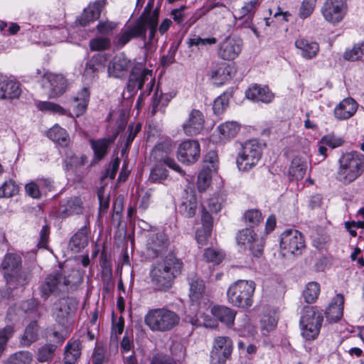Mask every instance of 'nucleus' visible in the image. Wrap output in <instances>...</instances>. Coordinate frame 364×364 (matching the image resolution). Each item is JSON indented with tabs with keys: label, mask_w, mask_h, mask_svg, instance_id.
<instances>
[{
	"label": "nucleus",
	"mask_w": 364,
	"mask_h": 364,
	"mask_svg": "<svg viewBox=\"0 0 364 364\" xmlns=\"http://www.w3.org/2000/svg\"><path fill=\"white\" fill-rule=\"evenodd\" d=\"M132 68L129 78L127 84L126 91L127 97L135 95L138 90H141L145 85L143 95H149L155 85V78L152 71L144 68L142 64H136L133 67V63L124 55L119 54L109 62L107 71L109 76L122 77L127 75Z\"/></svg>",
	"instance_id": "1"
},
{
	"label": "nucleus",
	"mask_w": 364,
	"mask_h": 364,
	"mask_svg": "<svg viewBox=\"0 0 364 364\" xmlns=\"http://www.w3.org/2000/svg\"><path fill=\"white\" fill-rule=\"evenodd\" d=\"M182 267L183 263L173 255L157 262L150 272L151 281L154 288L159 291L169 289L173 279L181 274Z\"/></svg>",
	"instance_id": "2"
},
{
	"label": "nucleus",
	"mask_w": 364,
	"mask_h": 364,
	"mask_svg": "<svg viewBox=\"0 0 364 364\" xmlns=\"http://www.w3.org/2000/svg\"><path fill=\"white\" fill-rule=\"evenodd\" d=\"M364 172V155L355 151L343 154L338 160L336 180L344 186L355 181Z\"/></svg>",
	"instance_id": "3"
},
{
	"label": "nucleus",
	"mask_w": 364,
	"mask_h": 364,
	"mask_svg": "<svg viewBox=\"0 0 364 364\" xmlns=\"http://www.w3.org/2000/svg\"><path fill=\"white\" fill-rule=\"evenodd\" d=\"M256 284L252 280L238 279L232 283L227 290L230 304L239 308H248L253 304Z\"/></svg>",
	"instance_id": "4"
},
{
	"label": "nucleus",
	"mask_w": 364,
	"mask_h": 364,
	"mask_svg": "<svg viewBox=\"0 0 364 364\" xmlns=\"http://www.w3.org/2000/svg\"><path fill=\"white\" fill-rule=\"evenodd\" d=\"M179 316L165 308L150 309L144 316L145 324L153 331L164 332L173 328L179 323Z\"/></svg>",
	"instance_id": "5"
},
{
	"label": "nucleus",
	"mask_w": 364,
	"mask_h": 364,
	"mask_svg": "<svg viewBox=\"0 0 364 364\" xmlns=\"http://www.w3.org/2000/svg\"><path fill=\"white\" fill-rule=\"evenodd\" d=\"M7 285L10 289L23 286L28 281V275L21 270V257L17 254H6L1 263Z\"/></svg>",
	"instance_id": "6"
},
{
	"label": "nucleus",
	"mask_w": 364,
	"mask_h": 364,
	"mask_svg": "<svg viewBox=\"0 0 364 364\" xmlns=\"http://www.w3.org/2000/svg\"><path fill=\"white\" fill-rule=\"evenodd\" d=\"M323 320V314L316 306H304L300 318L302 336L306 341L316 338L319 334Z\"/></svg>",
	"instance_id": "7"
},
{
	"label": "nucleus",
	"mask_w": 364,
	"mask_h": 364,
	"mask_svg": "<svg viewBox=\"0 0 364 364\" xmlns=\"http://www.w3.org/2000/svg\"><path fill=\"white\" fill-rule=\"evenodd\" d=\"M262 157V148L256 140L247 141L237 157V166L240 171H248L255 166Z\"/></svg>",
	"instance_id": "8"
},
{
	"label": "nucleus",
	"mask_w": 364,
	"mask_h": 364,
	"mask_svg": "<svg viewBox=\"0 0 364 364\" xmlns=\"http://www.w3.org/2000/svg\"><path fill=\"white\" fill-rule=\"evenodd\" d=\"M70 281L61 271H55L48 274L40 286L41 296L47 299L52 294H58L60 292L68 291Z\"/></svg>",
	"instance_id": "9"
},
{
	"label": "nucleus",
	"mask_w": 364,
	"mask_h": 364,
	"mask_svg": "<svg viewBox=\"0 0 364 364\" xmlns=\"http://www.w3.org/2000/svg\"><path fill=\"white\" fill-rule=\"evenodd\" d=\"M77 301L73 297H63L56 301L53 306L52 316L61 326H65L77 309Z\"/></svg>",
	"instance_id": "10"
},
{
	"label": "nucleus",
	"mask_w": 364,
	"mask_h": 364,
	"mask_svg": "<svg viewBox=\"0 0 364 364\" xmlns=\"http://www.w3.org/2000/svg\"><path fill=\"white\" fill-rule=\"evenodd\" d=\"M305 240L302 234L294 229L283 232L280 237V247L284 254L301 255L304 250Z\"/></svg>",
	"instance_id": "11"
},
{
	"label": "nucleus",
	"mask_w": 364,
	"mask_h": 364,
	"mask_svg": "<svg viewBox=\"0 0 364 364\" xmlns=\"http://www.w3.org/2000/svg\"><path fill=\"white\" fill-rule=\"evenodd\" d=\"M233 350L232 341L228 336H218L213 343L210 351L211 364H225Z\"/></svg>",
	"instance_id": "12"
},
{
	"label": "nucleus",
	"mask_w": 364,
	"mask_h": 364,
	"mask_svg": "<svg viewBox=\"0 0 364 364\" xmlns=\"http://www.w3.org/2000/svg\"><path fill=\"white\" fill-rule=\"evenodd\" d=\"M236 240L238 245L244 249H249L255 257H259L262 255L264 242L252 229L245 228L240 230Z\"/></svg>",
	"instance_id": "13"
},
{
	"label": "nucleus",
	"mask_w": 364,
	"mask_h": 364,
	"mask_svg": "<svg viewBox=\"0 0 364 364\" xmlns=\"http://www.w3.org/2000/svg\"><path fill=\"white\" fill-rule=\"evenodd\" d=\"M172 151L171 144L168 143H160L156 144L152 151L151 156L156 163H164L171 169L178 172L181 176H186L185 171L168 155Z\"/></svg>",
	"instance_id": "14"
},
{
	"label": "nucleus",
	"mask_w": 364,
	"mask_h": 364,
	"mask_svg": "<svg viewBox=\"0 0 364 364\" xmlns=\"http://www.w3.org/2000/svg\"><path fill=\"white\" fill-rule=\"evenodd\" d=\"M177 159L185 164L196 162L200 156V146L196 140H186L180 144L177 153Z\"/></svg>",
	"instance_id": "15"
},
{
	"label": "nucleus",
	"mask_w": 364,
	"mask_h": 364,
	"mask_svg": "<svg viewBox=\"0 0 364 364\" xmlns=\"http://www.w3.org/2000/svg\"><path fill=\"white\" fill-rule=\"evenodd\" d=\"M346 12L345 0H327L322 9L324 18L331 23L340 22Z\"/></svg>",
	"instance_id": "16"
},
{
	"label": "nucleus",
	"mask_w": 364,
	"mask_h": 364,
	"mask_svg": "<svg viewBox=\"0 0 364 364\" xmlns=\"http://www.w3.org/2000/svg\"><path fill=\"white\" fill-rule=\"evenodd\" d=\"M144 34V28L141 21H136L133 25L123 28L115 36L113 43L117 48H123L134 38H140Z\"/></svg>",
	"instance_id": "17"
},
{
	"label": "nucleus",
	"mask_w": 364,
	"mask_h": 364,
	"mask_svg": "<svg viewBox=\"0 0 364 364\" xmlns=\"http://www.w3.org/2000/svg\"><path fill=\"white\" fill-rule=\"evenodd\" d=\"M242 48V41L240 38L228 37L219 45L218 56L225 60H232L240 53Z\"/></svg>",
	"instance_id": "18"
},
{
	"label": "nucleus",
	"mask_w": 364,
	"mask_h": 364,
	"mask_svg": "<svg viewBox=\"0 0 364 364\" xmlns=\"http://www.w3.org/2000/svg\"><path fill=\"white\" fill-rule=\"evenodd\" d=\"M204 117L203 113L193 109L188 115L187 120L183 124L182 128L184 133L188 136H195L203 129Z\"/></svg>",
	"instance_id": "19"
},
{
	"label": "nucleus",
	"mask_w": 364,
	"mask_h": 364,
	"mask_svg": "<svg viewBox=\"0 0 364 364\" xmlns=\"http://www.w3.org/2000/svg\"><path fill=\"white\" fill-rule=\"evenodd\" d=\"M46 78L49 83L50 97H58L65 92L68 82L63 75L48 73L46 75Z\"/></svg>",
	"instance_id": "20"
},
{
	"label": "nucleus",
	"mask_w": 364,
	"mask_h": 364,
	"mask_svg": "<svg viewBox=\"0 0 364 364\" xmlns=\"http://www.w3.org/2000/svg\"><path fill=\"white\" fill-rule=\"evenodd\" d=\"M21 93L20 84L14 80H9L6 77L0 75V98L16 99Z\"/></svg>",
	"instance_id": "21"
},
{
	"label": "nucleus",
	"mask_w": 364,
	"mask_h": 364,
	"mask_svg": "<svg viewBox=\"0 0 364 364\" xmlns=\"http://www.w3.org/2000/svg\"><path fill=\"white\" fill-rule=\"evenodd\" d=\"M106 4V0H97L90 4L85 10L79 19L81 26H85L91 21L99 18L101 11Z\"/></svg>",
	"instance_id": "22"
},
{
	"label": "nucleus",
	"mask_w": 364,
	"mask_h": 364,
	"mask_svg": "<svg viewBox=\"0 0 364 364\" xmlns=\"http://www.w3.org/2000/svg\"><path fill=\"white\" fill-rule=\"evenodd\" d=\"M246 97L255 102L269 103L274 99V94L268 87L255 85L250 87L245 92Z\"/></svg>",
	"instance_id": "23"
},
{
	"label": "nucleus",
	"mask_w": 364,
	"mask_h": 364,
	"mask_svg": "<svg viewBox=\"0 0 364 364\" xmlns=\"http://www.w3.org/2000/svg\"><path fill=\"white\" fill-rule=\"evenodd\" d=\"M358 103L353 98H346L341 101L335 108V117L340 120L348 119L355 114Z\"/></svg>",
	"instance_id": "24"
},
{
	"label": "nucleus",
	"mask_w": 364,
	"mask_h": 364,
	"mask_svg": "<svg viewBox=\"0 0 364 364\" xmlns=\"http://www.w3.org/2000/svg\"><path fill=\"white\" fill-rule=\"evenodd\" d=\"M82 211V202L78 197H71L62 201L59 207V215L67 218L74 214H80Z\"/></svg>",
	"instance_id": "25"
},
{
	"label": "nucleus",
	"mask_w": 364,
	"mask_h": 364,
	"mask_svg": "<svg viewBox=\"0 0 364 364\" xmlns=\"http://www.w3.org/2000/svg\"><path fill=\"white\" fill-rule=\"evenodd\" d=\"M105 58L102 54H95L86 63L84 75L90 79H94L99 72L105 68Z\"/></svg>",
	"instance_id": "26"
},
{
	"label": "nucleus",
	"mask_w": 364,
	"mask_h": 364,
	"mask_svg": "<svg viewBox=\"0 0 364 364\" xmlns=\"http://www.w3.org/2000/svg\"><path fill=\"white\" fill-rule=\"evenodd\" d=\"M295 46L301 50V55L306 59L316 57L319 50V46L316 42L304 38H299L295 41Z\"/></svg>",
	"instance_id": "27"
},
{
	"label": "nucleus",
	"mask_w": 364,
	"mask_h": 364,
	"mask_svg": "<svg viewBox=\"0 0 364 364\" xmlns=\"http://www.w3.org/2000/svg\"><path fill=\"white\" fill-rule=\"evenodd\" d=\"M344 297L342 294H337L333 301L329 304L326 310V316L331 321L336 322L343 316Z\"/></svg>",
	"instance_id": "28"
},
{
	"label": "nucleus",
	"mask_w": 364,
	"mask_h": 364,
	"mask_svg": "<svg viewBox=\"0 0 364 364\" xmlns=\"http://www.w3.org/2000/svg\"><path fill=\"white\" fill-rule=\"evenodd\" d=\"M90 90L83 87L75 97H73L72 106L77 117L82 115L86 110L90 100Z\"/></svg>",
	"instance_id": "29"
},
{
	"label": "nucleus",
	"mask_w": 364,
	"mask_h": 364,
	"mask_svg": "<svg viewBox=\"0 0 364 364\" xmlns=\"http://www.w3.org/2000/svg\"><path fill=\"white\" fill-rule=\"evenodd\" d=\"M212 314L228 326L233 325L236 311L224 306H215L211 309Z\"/></svg>",
	"instance_id": "30"
},
{
	"label": "nucleus",
	"mask_w": 364,
	"mask_h": 364,
	"mask_svg": "<svg viewBox=\"0 0 364 364\" xmlns=\"http://www.w3.org/2000/svg\"><path fill=\"white\" fill-rule=\"evenodd\" d=\"M189 281V297L193 303L198 304L203 296L205 285L203 281L196 275L188 279Z\"/></svg>",
	"instance_id": "31"
},
{
	"label": "nucleus",
	"mask_w": 364,
	"mask_h": 364,
	"mask_svg": "<svg viewBox=\"0 0 364 364\" xmlns=\"http://www.w3.org/2000/svg\"><path fill=\"white\" fill-rule=\"evenodd\" d=\"M168 244L166 235L164 232L151 233L149 236L147 246L154 255L164 250Z\"/></svg>",
	"instance_id": "32"
},
{
	"label": "nucleus",
	"mask_w": 364,
	"mask_h": 364,
	"mask_svg": "<svg viewBox=\"0 0 364 364\" xmlns=\"http://www.w3.org/2000/svg\"><path fill=\"white\" fill-rule=\"evenodd\" d=\"M159 14L157 11H154L152 15L146 16L145 15H141L139 18L136 21H141L144 28V34L140 36V38L145 40L146 29L149 30V38L152 40L156 32L157 24H158Z\"/></svg>",
	"instance_id": "33"
},
{
	"label": "nucleus",
	"mask_w": 364,
	"mask_h": 364,
	"mask_svg": "<svg viewBox=\"0 0 364 364\" xmlns=\"http://www.w3.org/2000/svg\"><path fill=\"white\" fill-rule=\"evenodd\" d=\"M307 163L305 159L296 156L293 159L289 169V174L291 179H302L306 171Z\"/></svg>",
	"instance_id": "34"
},
{
	"label": "nucleus",
	"mask_w": 364,
	"mask_h": 364,
	"mask_svg": "<svg viewBox=\"0 0 364 364\" xmlns=\"http://www.w3.org/2000/svg\"><path fill=\"white\" fill-rule=\"evenodd\" d=\"M88 230L86 227L82 228L70 240V246L73 252H79L88 244Z\"/></svg>",
	"instance_id": "35"
},
{
	"label": "nucleus",
	"mask_w": 364,
	"mask_h": 364,
	"mask_svg": "<svg viewBox=\"0 0 364 364\" xmlns=\"http://www.w3.org/2000/svg\"><path fill=\"white\" fill-rule=\"evenodd\" d=\"M81 354V343L79 340L69 342L65 351V364H73Z\"/></svg>",
	"instance_id": "36"
},
{
	"label": "nucleus",
	"mask_w": 364,
	"mask_h": 364,
	"mask_svg": "<svg viewBox=\"0 0 364 364\" xmlns=\"http://www.w3.org/2000/svg\"><path fill=\"white\" fill-rule=\"evenodd\" d=\"M90 142L95 159L100 161L107 154L109 146L112 143V140L104 138L97 140L91 139Z\"/></svg>",
	"instance_id": "37"
},
{
	"label": "nucleus",
	"mask_w": 364,
	"mask_h": 364,
	"mask_svg": "<svg viewBox=\"0 0 364 364\" xmlns=\"http://www.w3.org/2000/svg\"><path fill=\"white\" fill-rule=\"evenodd\" d=\"M47 135L52 141L62 146H66L70 141L69 136L65 129L58 125H55L50 128Z\"/></svg>",
	"instance_id": "38"
},
{
	"label": "nucleus",
	"mask_w": 364,
	"mask_h": 364,
	"mask_svg": "<svg viewBox=\"0 0 364 364\" xmlns=\"http://www.w3.org/2000/svg\"><path fill=\"white\" fill-rule=\"evenodd\" d=\"M38 338V325L36 321L31 322L26 328L21 338V343L23 346H29Z\"/></svg>",
	"instance_id": "39"
},
{
	"label": "nucleus",
	"mask_w": 364,
	"mask_h": 364,
	"mask_svg": "<svg viewBox=\"0 0 364 364\" xmlns=\"http://www.w3.org/2000/svg\"><path fill=\"white\" fill-rule=\"evenodd\" d=\"M240 127L236 122H226L218 126L220 139L227 140L236 136Z\"/></svg>",
	"instance_id": "40"
},
{
	"label": "nucleus",
	"mask_w": 364,
	"mask_h": 364,
	"mask_svg": "<svg viewBox=\"0 0 364 364\" xmlns=\"http://www.w3.org/2000/svg\"><path fill=\"white\" fill-rule=\"evenodd\" d=\"M197 204L198 203L196 195L194 193H191L180 205V212L186 217L192 218L196 214Z\"/></svg>",
	"instance_id": "41"
},
{
	"label": "nucleus",
	"mask_w": 364,
	"mask_h": 364,
	"mask_svg": "<svg viewBox=\"0 0 364 364\" xmlns=\"http://www.w3.org/2000/svg\"><path fill=\"white\" fill-rule=\"evenodd\" d=\"M218 7H225L223 3L213 2L208 1L199 9L196 10L195 14L189 19V26L196 23L199 18L206 15L208 12Z\"/></svg>",
	"instance_id": "42"
},
{
	"label": "nucleus",
	"mask_w": 364,
	"mask_h": 364,
	"mask_svg": "<svg viewBox=\"0 0 364 364\" xmlns=\"http://www.w3.org/2000/svg\"><path fill=\"white\" fill-rule=\"evenodd\" d=\"M32 361V354L28 351L21 350L9 356L4 364H31Z\"/></svg>",
	"instance_id": "43"
},
{
	"label": "nucleus",
	"mask_w": 364,
	"mask_h": 364,
	"mask_svg": "<svg viewBox=\"0 0 364 364\" xmlns=\"http://www.w3.org/2000/svg\"><path fill=\"white\" fill-rule=\"evenodd\" d=\"M164 165V163H157L152 168L149 176L152 182L161 183L168 178V172Z\"/></svg>",
	"instance_id": "44"
},
{
	"label": "nucleus",
	"mask_w": 364,
	"mask_h": 364,
	"mask_svg": "<svg viewBox=\"0 0 364 364\" xmlns=\"http://www.w3.org/2000/svg\"><path fill=\"white\" fill-rule=\"evenodd\" d=\"M364 55V41L355 44L351 49L346 50L344 59L350 61L358 60Z\"/></svg>",
	"instance_id": "45"
},
{
	"label": "nucleus",
	"mask_w": 364,
	"mask_h": 364,
	"mask_svg": "<svg viewBox=\"0 0 364 364\" xmlns=\"http://www.w3.org/2000/svg\"><path fill=\"white\" fill-rule=\"evenodd\" d=\"M89 46L92 51L108 50L111 47V40L107 37H96L90 41Z\"/></svg>",
	"instance_id": "46"
},
{
	"label": "nucleus",
	"mask_w": 364,
	"mask_h": 364,
	"mask_svg": "<svg viewBox=\"0 0 364 364\" xmlns=\"http://www.w3.org/2000/svg\"><path fill=\"white\" fill-rule=\"evenodd\" d=\"M37 107L39 110L43 112H50L60 115L67 114V111L63 107L51 102H38Z\"/></svg>",
	"instance_id": "47"
},
{
	"label": "nucleus",
	"mask_w": 364,
	"mask_h": 364,
	"mask_svg": "<svg viewBox=\"0 0 364 364\" xmlns=\"http://www.w3.org/2000/svg\"><path fill=\"white\" fill-rule=\"evenodd\" d=\"M320 292V287L318 283L316 282H309L304 291V297L307 303H313L314 302Z\"/></svg>",
	"instance_id": "48"
},
{
	"label": "nucleus",
	"mask_w": 364,
	"mask_h": 364,
	"mask_svg": "<svg viewBox=\"0 0 364 364\" xmlns=\"http://www.w3.org/2000/svg\"><path fill=\"white\" fill-rule=\"evenodd\" d=\"M18 192V187L14 181L9 180L5 181L0 186V198H11L16 196Z\"/></svg>",
	"instance_id": "49"
},
{
	"label": "nucleus",
	"mask_w": 364,
	"mask_h": 364,
	"mask_svg": "<svg viewBox=\"0 0 364 364\" xmlns=\"http://www.w3.org/2000/svg\"><path fill=\"white\" fill-rule=\"evenodd\" d=\"M211 179L210 169L203 168L198 173L197 186L200 192L205 191L209 186Z\"/></svg>",
	"instance_id": "50"
},
{
	"label": "nucleus",
	"mask_w": 364,
	"mask_h": 364,
	"mask_svg": "<svg viewBox=\"0 0 364 364\" xmlns=\"http://www.w3.org/2000/svg\"><path fill=\"white\" fill-rule=\"evenodd\" d=\"M203 257L208 262L218 264L224 259V254L221 251L215 249L207 248L204 251Z\"/></svg>",
	"instance_id": "51"
},
{
	"label": "nucleus",
	"mask_w": 364,
	"mask_h": 364,
	"mask_svg": "<svg viewBox=\"0 0 364 364\" xmlns=\"http://www.w3.org/2000/svg\"><path fill=\"white\" fill-rule=\"evenodd\" d=\"M320 143L328 146L331 149H335L342 146L344 143V139L341 136L331 133L323 136L321 139Z\"/></svg>",
	"instance_id": "52"
},
{
	"label": "nucleus",
	"mask_w": 364,
	"mask_h": 364,
	"mask_svg": "<svg viewBox=\"0 0 364 364\" xmlns=\"http://www.w3.org/2000/svg\"><path fill=\"white\" fill-rule=\"evenodd\" d=\"M56 346L53 344H46L42 346L38 353L37 359L39 362L43 363L50 360L55 351Z\"/></svg>",
	"instance_id": "53"
},
{
	"label": "nucleus",
	"mask_w": 364,
	"mask_h": 364,
	"mask_svg": "<svg viewBox=\"0 0 364 364\" xmlns=\"http://www.w3.org/2000/svg\"><path fill=\"white\" fill-rule=\"evenodd\" d=\"M97 194L100 203L99 211L100 213H105L109 206V194L105 192V186L99 188Z\"/></svg>",
	"instance_id": "54"
},
{
	"label": "nucleus",
	"mask_w": 364,
	"mask_h": 364,
	"mask_svg": "<svg viewBox=\"0 0 364 364\" xmlns=\"http://www.w3.org/2000/svg\"><path fill=\"white\" fill-rule=\"evenodd\" d=\"M231 70L232 68L230 66L223 64L212 72V77L219 78L221 80H228L230 78Z\"/></svg>",
	"instance_id": "55"
},
{
	"label": "nucleus",
	"mask_w": 364,
	"mask_h": 364,
	"mask_svg": "<svg viewBox=\"0 0 364 364\" xmlns=\"http://www.w3.org/2000/svg\"><path fill=\"white\" fill-rule=\"evenodd\" d=\"M217 43V39L214 37L202 38L199 36H194L189 38L187 43L189 47L191 46H205L207 45H213Z\"/></svg>",
	"instance_id": "56"
},
{
	"label": "nucleus",
	"mask_w": 364,
	"mask_h": 364,
	"mask_svg": "<svg viewBox=\"0 0 364 364\" xmlns=\"http://www.w3.org/2000/svg\"><path fill=\"white\" fill-rule=\"evenodd\" d=\"M228 97L224 94L219 96L213 102V112L215 114H220L228 106Z\"/></svg>",
	"instance_id": "57"
},
{
	"label": "nucleus",
	"mask_w": 364,
	"mask_h": 364,
	"mask_svg": "<svg viewBox=\"0 0 364 364\" xmlns=\"http://www.w3.org/2000/svg\"><path fill=\"white\" fill-rule=\"evenodd\" d=\"M141 128V125L140 123H137L136 124H129L127 129L128 135L126 136L125 140V149H127L129 148L132 142L134 141V138L137 135V134L140 132Z\"/></svg>",
	"instance_id": "58"
},
{
	"label": "nucleus",
	"mask_w": 364,
	"mask_h": 364,
	"mask_svg": "<svg viewBox=\"0 0 364 364\" xmlns=\"http://www.w3.org/2000/svg\"><path fill=\"white\" fill-rule=\"evenodd\" d=\"M245 219L251 225H258L262 220V213L258 210L252 209L246 211L245 213Z\"/></svg>",
	"instance_id": "59"
},
{
	"label": "nucleus",
	"mask_w": 364,
	"mask_h": 364,
	"mask_svg": "<svg viewBox=\"0 0 364 364\" xmlns=\"http://www.w3.org/2000/svg\"><path fill=\"white\" fill-rule=\"evenodd\" d=\"M150 364H178L176 360L170 355L156 353L154 355L150 360Z\"/></svg>",
	"instance_id": "60"
},
{
	"label": "nucleus",
	"mask_w": 364,
	"mask_h": 364,
	"mask_svg": "<svg viewBox=\"0 0 364 364\" xmlns=\"http://www.w3.org/2000/svg\"><path fill=\"white\" fill-rule=\"evenodd\" d=\"M117 26V23L109 21H100L97 25V31L102 35L111 33Z\"/></svg>",
	"instance_id": "61"
},
{
	"label": "nucleus",
	"mask_w": 364,
	"mask_h": 364,
	"mask_svg": "<svg viewBox=\"0 0 364 364\" xmlns=\"http://www.w3.org/2000/svg\"><path fill=\"white\" fill-rule=\"evenodd\" d=\"M211 231L212 230L210 229L209 228L202 227L196 230V239L200 245L203 246L207 244Z\"/></svg>",
	"instance_id": "62"
},
{
	"label": "nucleus",
	"mask_w": 364,
	"mask_h": 364,
	"mask_svg": "<svg viewBox=\"0 0 364 364\" xmlns=\"http://www.w3.org/2000/svg\"><path fill=\"white\" fill-rule=\"evenodd\" d=\"M314 10V3L312 0H304L299 9V16L302 18L309 17Z\"/></svg>",
	"instance_id": "63"
},
{
	"label": "nucleus",
	"mask_w": 364,
	"mask_h": 364,
	"mask_svg": "<svg viewBox=\"0 0 364 364\" xmlns=\"http://www.w3.org/2000/svg\"><path fill=\"white\" fill-rule=\"evenodd\" d=\"M258 5V0H251L246 3L240 10V17L250 16L252 17L256 11Z\"/></svg>",
	"instance_id": "64"
}]
</instances>
